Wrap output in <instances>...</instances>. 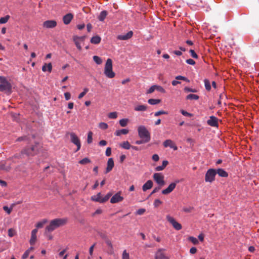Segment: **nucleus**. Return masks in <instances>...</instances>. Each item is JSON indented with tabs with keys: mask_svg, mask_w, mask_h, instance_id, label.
Instances as JSON below:
<instances>
[{
	"mask_svg": "<svg viewBox=\"0 0 259 259\" xmlns=\"http://www.w3.org/2000/svg\"><path fill=\"white\" fill-rule=\"evenodd\" d=\"M186 63L190 65H194L195 64V62L192 59H189L186 60Z\"/></svg>",
	"mask_w": 259,
	"mask_h": 259,
	"instance_id": "obj_58",
	"label": "nucleus"
},
{
	"mask_svg": "<svg viewBox=\"0 0 259 259\" xmlns=\"http://www.w3.org/2000/svg\"><path fill=\"white\" fill-rule=\"evenodd\" d=\"M52 65L51 63H49L48 64L45 63L42 67V70L44 72L48 71L50 73L52 71Z\"/></svg>",
	"mask_w": 259,
	"mask_h": 259,
	"instance_id": "obj_25",
	"label": "nucleus"
},
{
	"mask_svg": "<svg viewBox=\"0 0 259 259\" xmlns=\"http://www.w3.org/2000/svg\"><path fill=\"white\" fill-rule=\"evenodd\" d=\"M0 92H10L11 90L12 86L3 76H0Z\"/></svg>",
	"mask_w": 259,
	"mask_h": 259,
	"instance_id": "obj_5",
	"label": "nucleus"
},
{
	"mask_svg": "<svg viewBox=\"0 0 259 259\" xmlns=\"http://www.w3.org/2000/svg\"><path fill=\"white\" fill-rule=\"evenodd\" d=\"M152 159L153 161H157L159 160V156L156 154H154L153 156H152Z\"/></svg>",
	"mask_w": 259,
	"mask_h": 259,
	"instance_id": "obj_62",
	"label": "nucleus"
},
{
	"mask_svg": "<svg viewBox=\"0 0 259 259\" xmlns=\"http://www.w3.org/2000/svg\"><path fill=\"white\" fill-rule=\"evenodd\" d=\"M105 154L107 156H110L111 154V149L110 147H108L105 152Z\"/></svg>",
	"mask_w": 259,
	"mask_h": 259,
	"instance_id": "obj_57",
	"label": "nucleus"
},
{
	"mask_svg": "<svg viewBox=\"0 0 259 259\" xmlns=\"http://www.w3.org/2000/svg\"><path fill=\"white\" fill-rule=\"evenodd\" d=\"M176 79L177 80H183L187 82H189V80L186 77L181 76V75H178L176 77Z\"/></svg>",
	"mask_w": 259,
	"mask_h": 259,
	"instance_id": "obj_45",
	"label": "nucleus"
},
{
	"mask_svg": "<svg viewBox=\"0 0 259 259\" xmlns=\"http://www.w3.org/2000/svg\"><path fill=\"white\" fill-rule=\"evenodd\" d=\"M91 42L93 44H97V36H95L91 38Z\"/></svg>",
	"mask_w": 259,
	"mask_h": 259,
	"instance_id": "obj_63",
	"label": "nucleus"
},
{
	"mask_svg": "<svg viewBox=\"0 0 259 259\" xmlns=\"http://www.w3.org/2000/svg\"><path fill=\"white\" fill-rule=\"evenodd\" d=\"M178 182H177L176 183H172L169 185L168 187L162 191V194L163 195H167L171 193L176 188L177 183Z\"/></svg>",
	"mask_w": 259,
	"mask_h": 259,
	"instance_id": "obj_12",
	"label": "nucleus"
},
{
	"mask_svg": "<svg viewBox=\"0 0 259 259\" xmlns=\"http://www.w3.org/2000/svg\"><path fill=\"white\" fill-rule=\"evenodd\" d=\"M155 89H156V90H157L161 93H164L165 92V90L162 87H161L160 85H155Z\"/></svg>",
	"mask_w": 259,
	"mask_h": 259,
	"instance_id": "obj_47",
	"label": "nucleus"
},
{
	"mask_svg": "<svg viewBox=\"0 0 259 259\" xmlns=\"http://www.w3.org/2000/svg\"><path fill=\"white\" fill-rule=\"evenodd\" d=\"M70 140L72 143L75 144L77 146V149L76 151H78L81 147V144L80 140L78 137L74 133H71L70 134Z\"/></svg>",
	"mask_w": 259,
	"mask_h": 259,
	"instance_id": "obj_9",
	"label": "nucleus"
},
{
	"mask_svg": "<svg viewBox=\"0 0 259 259\" xmlns=\"http://www.w3.org/2000/svg\"><path fill=\"white\" fill-rule=\"evenodd\" d=\"M199 96L195 94H189L187 96L186 99L187 100H197L199 99Z\"/></svg>",
	"mask_w": 259,
	"mask_h": 259,
	"instance_id": "obj_31",
	"label": "nucleus"
},
{
	"mask_svg": "<svg viewBox=\"0 0 259 259\" xmlns=\"http://www.w3.org/2000/svg\"><path fill=\"white\" fill-rule=\"evenodd\" d=\"M117 117V114L116 112H111L108 114V117L110 119H115Z\"/></svg>",
	"mask_w": 259,
	"mask_h": 259,
	"instance_id": "obj_41",
	"label": "nucleus"
},
{
	"mask_svg": "<svg viewBox=\"0 0 259 259\" xmlns=\"http://www.w3.org/2000/svg\"><path fill=\"white\" fill-rule=\"evenodd\" d=\"M194 209L193 207H184L183 210L186 212H190Z\"/></svg>",
	"mask_w": 259,
	"mask_h": 259,
	"instance_id": "obj_52",
	"label": "nucleus"
},
{
	"mask_svg": "<svg viewBox=\"0 0 259 259\" xmlns=\"http://www.w3.org/2000/svg\"><path fill=\"white\" fill-rule=\"evenodd\" d=\"M128 130L127 129H121L116 131L115 133V135L117 136H119L122 134L126 135L128 133Z\"/></svg>",
	"mask_w": 259,
	"mask_h": 259,
	"instance_id": "obj_28",
	"label": "nucleus"
},
{
	"mask_svg": "<svg viewBox=\"0 0 259 259\" xmlns=\"http://www.w3.org/2000/svg\"><path fill=\"white\" fill-rule=\"evenodd\" d=\"M111 195L112 194L111 193H108L104 197H102L101 194L100 193H98V202L102 203L105 202L110 198Z\"/></svg>",
	"mask_w": 259,
	"mask_h": 259,
	"instance_id": "obj_19",
	"label": "nucleus"
},
{
	"mask_svg": "<svg viewBox=\"0 0 259 259\" xmlns=\"http://www.w3.org/2000/svg\"><path fill=\"white\" fill-rule=\"evenodd\" d=\"M114 165V163L113 158H110L107 161V166L105 172L107 174L110 172L113 168Z\"/></svg>",
	"mask_w": 259,
	"mask_h": 259,
	"instance_id": "obj_18",
	"label": "nucleus"
},
{
	"mask_svg": "<svg viewBox=\"0 0 259 259\" xmlns=\"http://www.w3.org/2000/svg\"><path fill=\"white\" fill-rule=\"evenodd\" d=\"M89 91V90L87 89V88H85L84 89V91L81 92L78 96V99H81Z\"/></svg>",
	"mask_w": 259,
	"mask_h": 259,
	"instance_id": "obj_46",
	"label": "nucleus"
},
{
	"mask_svg": "<svg viewBox=\"0 0 259 259\" xmlns=\"http://www.w3.org/2000/svg\"><path fill=\"white\" fill-rule=\"evenodd\" d=\"M168 164V161L163 160L162 161V165L157 166V167H155V169L156 171H161L165 168V167Z\"/></svg>",
	"mask_w": 259,
	"mask_h": 259,
	"instance_id": "obj_24",
	"label": "nucleus"
},
{
	"mask_svg": "<svg viewBox=\"0 0 259 259\" xmlns=\"http://www.w3.org/2000/svg\"><path fill=\"white\" fill-rule=\"evenodd\" d=\"M29 253H30L28 252V251L26 250L25 252H24V253L23 254V255L22 256V258L26 259V258L28 257Z\"/></svg>",
	"mask_w": 259,
	"mask_h": 259,
	"instance_id": "obj_64",
	"label": "nucleus"
},
{
	"mask_svg": "<svg viewBox=\"0 0 259 259\" xmlns=\"http://www.w3.org/2000/svg\"><path fill=\"white\" fill-rule=\"evenodd\" d=\"M153 186V182L151 180L147 181L142 186L143 191H146L151 189Z\"/></svg>",
	"mask_w": 259,
	"mask_h": 259,
	"instance_id": "obj_21",
	"label": "nucleus"
},
{
	"mask_svg": "<svg viewBox=\"0 0 259 259\" xmlns=\"http://www.w3.org/2000/svg\"><path fill=\"white\" fill-rule=\"evenodd\" d=\"M120 147L124 149H130L131 146L128 141H124L123 143L120 144Z\"/></svg>",
	"mask_w": 259,
	"mask_h": 259,
	"instance_id": "obj_29",
	"label": "nucleus"
},
{
	"mask_svg": "<svg viewBox=\"0 0 259 259\" xmlns=\"http://www.w3.org/2000/svg\"><path fill=\"white\" fill-rule=\"evenodd\" d=\"M100 236L103 239H105V242H106L107 245L109 247H110L111 248H112V243H111V241L107 238V235L105 233H104L101 232V233H100Z\"/></svg>",
	"mask_w": 259,
	"mask_h": 259,
	"instance_id": "obj_22",
	"label": "nucleus"
},
{
	"mask_svg": "<svg viewBox=\"0 0 259 259\" xmlns=\"http://www.w3.org/2000/svg\"><path fill=\"white\" fill-rule=\"evenodd\" d=\"M10 19V16L7 15L4 17H2L0 18V24H4L8 22L9 19Z\"/></svg>",
	"mask_w": 259,
	"mask_h": 259,
	"instance_id": "obj_35",
	"label": "nucleus"
},
{
	"mask_svg": "<svg viewBox=\"0 0 259 259\" xmlns=\"http://www.w3.org/2000/svg\"><path fill=\"white\" fill-rule=\"evenodd\" d=\"M122 259H130V254L126 250H124L122 252Z\"/></svg>",
	"mask_w": 259,
	"mask_h": 259,
	"instance_id": "obj_39",
	"label": "nucleus"
},
{
	"mask_svg": "<svg viewBox=\"0 0 259 259\" xmlns=\"http://www.w3.org/2000/svg\"><path fill=\"white\" fill-rule=\"evenodd\" d=\"M108 14L107 11L104 10L102 11L99 16H98V19L101 21H103L105 18L106 17L107 15Z\"/></svg>",
	"mask_w": 259,
	"mask_h": 259,
	"instance_id": "obj_27",
	"label": "nucleus"
},
{
	"mask_svg": "<svg viewBox=\"0 0 259 259\" xmlns=\"http://www.w3.org/2000/svg\"><path fill=\"white\" fill-rule=\"evenodd\" d=\"M153 178L160 187H163L165 184L164 180V176L161 173L154 174Z\"/></svg>",
	"mask_w": 259,
	"mask_h": 259,
	"instance_id": "obj_7",
	"label": "nucleus"
},
{
	"mask_svg": "<svg viewBox=\"0 0 259 259\" xmlns=\"http://www.w3.org/2000/svg\"><path fill=\"white\" fill-rule=\"evenodd\" d=\"M11 164H8L5 161L0 162V170L8 171L11 169Z\"/></svg>",
	"mask_w": 259,
	"mask_h": 259,
	"instance_id": "obj_17",
	"label": "nucleus"
},
{
	"mask_svg": "<svg viewBox=\"0 0 259 259\" xmlns=\"http://www.w3.org/2000/svg\"><path fill=\"white\" fill-rule=\"evenodd\" d=\"M120 194L121 192H118L113 195L110 199V202L111 203H116L122 201L123 200V197L121 196Z\"/></svg>",
	"mask_w": 259,
	"mask_h": 259,
	"instance_id": "obj_11",
	"label": "nucleus"
},
{
	"mask_svg": "<svg viewBox=\"0 0 259 259\" xmlns=\"http://www.w3.org/2000/svg\"><path fill=\"white\" fill-rule=\"evenodd\" d=\"M64 96L66 100H69L71 98V95L69 92H66L64 94Z\"/></svg>",
	"mask_w": 259,
	"mask_h": 259,
	"instance_id": "obj_61",
	"label": "nucleus"
},
{
	"mask_svg": "<svg viewBox=\"0 0 259 259\" xmlns=\"http://www.w3.org/2000/svg\"><path fill=\"white\" fill-rule=\"evenodd\" d=\"M184 91L185 92L196 93L197 92L196 90L193 89L188 87H185L184 88Z\"/></svg>",
	"mask_w": 259,
	"mask_h": 259,
	"instance_id": "obj_48",
	"label": "nucleus"
},
{
	"mask_svg": "<svg viewBox=\"0 0 259 259\" xmlns=\"http://www.w3.org/2000/svg\"><path fill=\"white\" fill-rule=\"evenodd\" d=\"M99 126L100 128H101L102 130H106L108 128V125L106 123L101 122L99 123Z\"/></svg>",
	"mask_w": 259,
	"mask_h": 259,
	"instance_id": "obj_42",
	"label": "nucleus"
},
{
	"mask_svg": "<svg viewBox=\"0 0 259 259\" xmlns=\"http://www.w3.org/2000/svg\"><path fill=\"white\" fill-rule=\"evenodd\" d=\"M104 74L109 78H112L115 75V73L112 70V61L111 59L109 58L106 61L104 68Z\"/></svg>",
	"mask_w": 259,
	"mask_h": 259,
	"instance_id": "obj_3",
	"label": "nucleus"
},
{
	"mask_svg": "<svg viewBox=\"0 0 259 259\" xmlns=\"http://www.w3.org/2000/svg\"><path fill=\"white\" fill-rule=\"evenodd\" d=\"M128 121V119L123 118L119 120V124L122 127H125L127 125Z\"/></svg>",
	"mask_w": 259,
	"mask_h": 259,
	"instance_id": "obj_33",
	"label": "nucleus"
},
{
	"mask_svg": "<svg viewBox=\"0 0 259 259\" xmlns=\"http://www.w3.org/2000/svg\"><path fill=\"white\" fill-rule=\"evenodd\" d=\"M181 113L184 116H189V117H191L192 116V115L191 114V113H188V112H187L186 111H185L184 110H181Z\"/></svg>",
	"mask_w": 259,
	"mask_h": 259,
	"instance_id": "obj_53",
	"label": "nucleus"
},
{
	"mask_svg": "<svg viewBox=\"0 0 259 259\" xmlns=\"http://www.w3.org/2000/svg\"><path fill=\"white\" fill-rule=\"evenodd\" d=\"M204 82L205 89L207 91H209L211 90V85L209 80L207 79H205L204 80Z\"/></svg>",
	"mask_w": 259,
	"mask_h": 259,
	"instance_id": "obj_32",
	"label": "nucleus"
},
{
	"mask_svg": "<svg viewBox=\"0 0 259 259\" xmlns=\"http://www.w3.org/2000/svg\"><path fill=\"white\" fill-rule=\"evenodd\" d=\"M160 102V99H150L148 100V103L150 105H156Z\"/></svg>",
	"mask_w": 259,
	"mask_h": 259,
	"instance_id": "obj_30",
	"label": "nucleus"
},
{
	"mask_svg": "<svg viewBox=\"0 0 259 259\" xmlns=\"http://www.w3.org/2000/svg\"><path fill=\"white\" fill-rule=\"evenodd\" d=\"M162 203V201L159 199H155L154 202V205L155 207H157L159 206V205L161 204Z\"/></svg>",
	"mask_w": 259,
	"mask_h": 259,
	"instance_id": "obj_49",
	"label": "nucleus"
},
{
	"mask_svg": "<svg viewBox=\"0 0 259 259\" xmlns=\"http://www.w3.org/2000/svg\"><path fill=\"white\" fill-rule=\"evenodd\" d=\"M167 221L171 224L173 227L177 230H180L182 229V225L177 222L176 220L169 215H167L166 217Z\"/></svg>",
	"mask_w": 259,
	"mask_h": 259,
	"instance_id": "obj_8",
	"label": "nucleus"
},
{
	"mask_svg": "<svg viewBox=\"0 0 259 259\" xmlns=\"http://www.w3.org/2000/svg\"><path fill=\"white\" fill-rule=\"evenodd\" d=\"M90 162V160L88 158H84L79 161V163L81 164H85Z\"/></svg>",
	"mask_w": 259,
	"mask_h": 259,
	"instance_id": "obj_43",
	"label": "nucleus"
},
{
	"mask_svg": "<svg viewBox=\"0 0 259 259\" xmlns=\"http://www.w3.org/2000/svg\"><path fill=\"white\" fill-rule=\"evenodd\" d=\"M164 249L160 248L158 249L155 253V259H168V258L165 255L163 251Z\"/></svg>",
	"mask_w": 259,
	"mask_h": 259,
	"instance_id": "obj_16",
	"label": "nucleus"
},
{
	"mask_svg": "<svg viewBox=\"0 0 259 259\" xmlns=\"http://www.w3.org/2000/svg\"><path fill=\"white\" fill-rule=\"evenodd\" d=\"M36 240V235L31 234V238L29 241V243L31 245L35 244Z\"/></svg>",
	"mask_w": 259,
	"mask_h": 259,
	"instance_id": "obj_36",
	"label": "nucleus"
},
{
	"mask_svg": "<svg viewBox=\"0 0 259 259\" xmlns=\"http://www.w3.org/2000/svg\"><path fill=\"white\" fill-rule=\"evenodd\" d=\"M162 187H160L159 186H158V187H157L156 188H155L153 191H152V192L150 194V195H152L153 194L158 192L161 188Z\"/></svg>",
	"mask_w": 259,
	"mask_h": 259,
	"instance_id": "obj_60",
	"label": "nucleus"
},
{
	"mask_svg": "<svg viewBox=\"0 0 259 259\" xmlns=\"http://www.w3.org/2000/svg\"><path fill=\"white\" fill-rule=\"evenodd\" d=\"M67 222V219H56L52 220L46 227V232H52L56 228L64 226Z\"/></svg>",
	"mask_w": 259,
	"mask_h": 259,
	"instance_id": "obj_1",
	"label": "nucleus"
},
{
	"mask_svg": "<svg viewBox=\"0 0 259 259\" xmlns=\"http://www.w3.org/2000/svg\"><path fill=\"white\" fill-rule=\"evenodd\" d=\"M138 132L139 136L141 139L147 140L148 142L150 141V134L145 126H139L138 128Z\"/></svg>",
	"mask_w": 259,
	"mask_h": 259,
	"instance_id": "obj_4",
	"label": "nucleus"
},
{
	"mask_svg": "<svg viewBox=\"0 0 259 259\" xmlns=\"http://www.w3.org/2000/svg\"><path fill=\"white\" fill-rule=\"evenodd\" d=\"M207 123L211 126L217 127L218 126V119L216 117L211 116L207 121Z\"/></svg>",
	"mask_w": 259,
	"mask_h": 259,
	"instance_id": "obj_14",
	"label": "nucleus"
},
{
	"mask_svg": "<svg viewBox=\"0 0 259 259\" xmlns=\"http://www.w3.org/2000/svg\"><path fill=\"white\" fill-rule=\"evenodd\" d=\"M147 109V106L144 105H138L134 108V110L136 111H145Z\"/></svg>",
	"mask_w": 259,
	"mask_h": 259,
	"instance_id": "obj_26",
	"label": "nucleus"
},
{
	"mask_svg": "<svg viewBox=\"0 0 259 259\" xmlns=\"http://www.w3.org/2000/svg\"><path fill=\"white\" fill-rule=\"evenodd\" d=\"M188 239L195 245L198 244L199 243L198 239L194 237L190 236Z\"/></svg>",
	"mask_w": 259,
	"mask_h": 259,
	"instance_id": "obj_38",
	"label": "nucleus"
},
{
	"mask_svg": "<svg viewBox=\"0 0 259 259\" xmlns=\"http://www.w3.org/2000/svg\"><path fill=\"white\" fill-rule=\"evenodd\" d=\"M155 90H156L155 89V85H153L152 86H151L149 89V90L147 91V94H151Z\"/></svg>",
	"mask_w": 259,
	"mask_h": 259,
	"instance_id": "obj_51",
	"label": "nucleus"
},
{
	"mask_svg": "<svg viewBox=\"0 0 259 259\" xmlns=\"http://www.w3.org/2000/svg\"><path fill=\"white\" fill-rule=\"evenodd\" d=\"M41 148V146L38 143H35L34 145L28 146L26 147L22 151V154H25L27 156H34L37 154Z\"/></svg>",
	"mask_w": 259,
	"mask_h": 259,
	"instance_id": "obj_2",
	"label": "nucleus"
},
{
	"mask_svg": "<svg viewBox=\"0 0 259 259\" xmlns=\"http://www.w3.org/2000/svg\"><path fill=\"white\" fill-rule=\"evenodd\" d=\"M216 171L217 174H218L220 177L226 178L228 176V173L222 168H219Z\"/></svg>",
	"mask_w": 259,
	"mask_h": 259,
	"instance_id": "obj_23",
	"label": "nucleus"
},
{
	"mask_svg": "<svg viewBox=\"0 0 259 259\" xmlns=\"http://www.w3.org/2000/svg\"><path fill=\"white\" fill-rule=\"evenodd\" d=\"M217 175L216 170L213 168L209 169L205 175V181L206 182L212 183L215 180V176Z\"/></svg>",
	"mask_w": 259,
	"mask_h": 259,
	"instance_id": "obj_6",
	"label": "nucleus"
},
{
	"mask_svg": "<svg viewBox=\"0 0 259 259\" xmlns=\"http://www.w3.org/2000/svg\"><path fill=\"white\" fill-rule=\"evenodd\" d=\"M145 211H146L145 209L141 208V209H138L136 211V214L138 215H142L145 212Z\"/></svg>",
	"mask_w": 259,
	"mask_h": 259,
	"instance_id": "obj_54",
	"label": "nucleus"
},
{
	"mask_svg": "<svg viewBox=\"0 0 259 259\" xmlns=\"http://www.w3.org/2000/svg\"><path fill=\"white\" fill-rule=\"evenodd\" d=\"M85 38V36H82L80 37L74 36L73 37V41H74L76 47L79 51L81 50L80 44L84 41Z\"/></svg>",
	"mask_w": 259,
	"mask_h": 259,
	"instance_id": "obj_10",
	"label": "nucleus"
},
{
	"mask_svg": "<svg viewBox=\"0 0 259 259\" xmlns=\"http://www.w3.org/2000/svg\"><path fill=\"white\" fill-rule=\"evenodd\" d=\"M47 222V220L45 219L41 222H38L36 225V227L37 228H41L44 226V224H46Z\"/></svg>",
	"mask_w": 259,
	"mask_h": 259,
	"instance_id": "obj_37",
	"label": "nucleus"
},
{
	"mask_svg": "<svg viewBox=\"0 0 259 259\" xmlns=\"http://www.w3.org/2000/svg\"><path fill=\"white\" fill-rule=\"evenodd\" d=\"M173 143V141L171 140H166L163 142V146L165 147H167L172 146V144Z\"/></svg>",
	"mask_w": 259,
	"mask_h": 259,
	"instance_id": "obj_34",
	"label": "nucleus"
},
{
	"mask_svg": "<svg viewBox=\"0 0 259 259\" xmlns=\"http://www.w3.org/2000/svg\"><path fill=\"white\" fill-rule=\"evenodd\" d=\"M93 133L91 132H89L88 135V139L87 142L89 144H90L92 142L93 138H92Z\"/></svg>",
	"mask_w": 259,
	"mask_h": 259,
	"instance_id": "obj_44",
	"label": "nucleus"
},
{
	"mask_svg": "<svg viewBox=\"0 0 259 259\" xmlns=\"http://www.w3.org/2000/svg\"><path fill=\"white\" fill-rule=\"evenodd\" d=\"M148 142L147 140H145L143 139H141V140H138L136 141V144L138 145H140L144 143H148Z\"/></svg>",
	"mask_w": 259,
	"mask_h": 259,
	"instance_id": "obj_55",
	"label": "nucleus"
},
{
	"mask_svg": "<svg viewBox=\"0 0 259 259\" xmlns=\"http://www.w3.org/2000/svg\"><path fill=\"white\" fill-rule=\"evenodd\" d=\"M57 22L55 20H48L46 21L43 23L44 27L47 28H53L56 26Z\"/></svg>",
	"mask_w": 259,
	"mask_h": 259,
	"instance_id": "obj_15",
	"label": "nucleus"
},
{
	"mask_svg": "<svg viewBox=\"0 0 259 259\" xmlns=\"http://www.w3.org/2000/svg\"><path fill=\"white\" fill-rule=\"evenodd\" d=\"M14 233H15V232H14V230H13L12 229H9V230H8V235L10 237H13L14 235Z\"/></svg>",
	"mask_w": 259,
	"mask_h": 259,
	"instance_id": "obj_59",
	"label": "nucleus"
},
{
	"mask_svg": "<svg viewBox=\"0 0 259 259\" xmlns=\"http://www.w3.org/2000/svg\"><path fill=\"white\" fill-rule=\"evenodd\" d=\"M162 114H168V112L167 111H163V110H160V111H158L157 112H156L155 113H154V116H158L160 115H162Z\"/></svg>",
	"mask_w": 259,
	"mask_h": 259,
	"instance_id": "obj_40",
	"label": "nucleus"
},
{
	"mask_svg": "<svg viewBox=\"0 0 259 259\" xmlns=\"http://www.w3.org/2000/svg\"><path fill=\"white\" fill-rule=\"evenodd\" d=\"M189 52L191 54V56L193 58H195V59L198 58V55H197V54L195 53V52L193 50H190L189 51Z\"/></svg>",
	"mask_w": 259,
	"mask_h": 259,
	"instance_id": "obj_50",
	"label": "nucleus"
},
{
	"mask_svg": "<svg viewBox=\"0 0 259 259\" xmlns=\"http://www.w3.org/2000/svg\"><path fill=\"white\" fill-rule=\"evenodd\" d=\"M133 35V32L131 30L125 34L118 35L117 38L119 40H126L130 39Z\"/></svg>",
	"mask_w": 259,
	"mask_h": 259,
	"instance_id": "obj_13",
	"label": "nucleus"
},
{
	"mask_svg": "<svg viewBox=\"0 0 259 259\" xmlns=\"http://www.w3.org/2000/svg\"><path fill=\"white\" fill-rule=\"evenodd\" d=\"M3 209L5 211H6L8 214H10L11 211H12V208H9L8 206H5L3 207Z\"/></svg>",
	"mask_w": 259,
	"mask_h": 259,
	"instance_id": "obj_56",
	"label": "nucleus"
},
{
	"mask_svg": "<svg viewBox=\"0 0 259 259\" xmlns=\"http://www.w3.org/2000/svg\"><path fill=\"white\" fill-rule=\"evenodd\" d=\"M73 18V16L71 13L65 15L63 18V21L65 24L67 25L70 23Z\"/></svg>",
	"mask_w": 259,
	"mask_h": 259,
	"instance_id": "obj_20",
	"label": "nucleus"
}]
</instances>
